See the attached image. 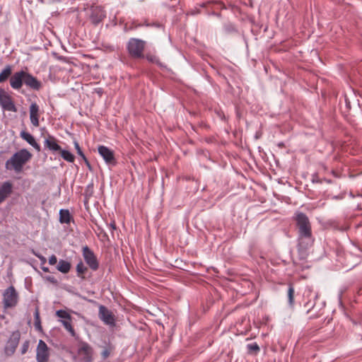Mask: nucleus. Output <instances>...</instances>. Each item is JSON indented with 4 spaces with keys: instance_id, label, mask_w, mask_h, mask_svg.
I'll use <instances>...</instances> for the list:
<instances>
[{
    "instance_id": "f257e3e1",
    "label": "nucleus",
    "mask_w": 362,
    "mask_h": 362,
    "mask_svg": "<svg viewBox=\"0 0 362 362\" xmlns=\"http://www.w3.org/2000/svg\"><path fill=\"white\" fill-rule=\"evenodd\" d=\"M298 229V250L301 259L305 258L307 250L314 242L310 220L306 214L297 211L294 216Z\"/></svg>"
},
{
    "instance_id": "f03ea898",
    "label": "nucleus",
    "mask_w": 362,
    "mask_h": 362,
    "mask_svg": "<svg viewBox=\"0 0 362 362\" xmlns=\"http://www.w3.org/2000/svg\"><path fill=\"white\" fill-rule=\"evenodd\" d=\"M32 154L25 148L19 150L6 160L5 168L8 171L21 173L24 165L30 160Z\"/></svg>"
},
{
    "instance_id": "7ed1b4c3",
    "label": "nucleus",
    "mask_w": 362,
    "mask_h": 362,
    "mask_svg": "<svg viewBox=\"0 0 362 362\" xmlns=\"http://www.w3.org/2000/svg\"><path fill=\"white\" fill-rule=\"evenodd\" d=\"M145 41L137 39V38H131L127 45V49L129 54L134 59H140L144 58V50L145 48Z\"/></svg>"
},
{
    "instance_id": "20e7f679",
    "label": "nucleus",
    "mask_w": 362,
    "mask_h": 362,
    "mask_svg": "<svg viewBox=\"0 0 362 362\" xmlns=\"http://www.w3.org/2000/svg\"><path fill=\"white\" fill-rule=\"evenodd\" d=\"M3 304L4 308H11L17 305L19 295L13 286L8 287L3 293Z\"/></svg>"
},
{
    "instance_id": "39448f33",
    "label": "nucleus",
    "mask_w": 362,
    "mask_h": 362,
    "mask_svg": "<svg viewBox=\"0 0 362 362\" xmlns=\"http://www.w3.org/2000/svg\"><path fill=\"white\" fill-rule=\"evenodd\" d=\"M0 107L4 111L13 112L18 111L13 98L2 88H0Z\"/></svg>"
},
{
    "instance_id": "423d86ee",
    "label": "nucleus",
    "mask_w": 362,
    "mask_h": 362,
    "mask_svg": "<svg viewBox=\"0 0 362 362\" xmlns=\"http://www.w3.org/2000/svg\"><path fill=\"white\" fill-rule=\"evenodd\" d=\"M82 255L85 262L93 270L96 271L99 268V262L93 251L87 245L83 247Z\"/></svg>"
},
{
    "instance_id": "0eeeda50",
    "label": "nucleus",
    "mask_w": 362,
    "mask_h": 362,
    "mask_svg": "<svg viewBox=\"0 0 362 362\" xmlns=\"http://www.w3.org/2000/svg\"><path fill=\"white\" fill-rule=\"evenodd\" d=\"M49 358V348L46 343L40 339L36 349V360L37 362H48Z\"/></svg>"
},
{
    "instance_id": "6e6552de",
    "label": "nucleus",
    "mask_w": 362,
    "mask_h": 362,
    "mask_svg": "<svg viewBox=\"0 0 362 362\" xmlns=\"http://www.w3.org/2000/svg\"><path fill=\"white\" fill-rule=\"evenodd\" d=\"M25 71L23 70L15 72L10 78V86L14 90H19L24 83Z\"/></svg>"
},
{
    "instance_id": "1a4fd4ad",
    "label": "nucleus",
    "mask_w": 362,
    "mask_h": 362,
    "mask_svg": "<svg viewBox=\"0 0 362 362\" xmlns=\"http://www.w3.org/2000/svg\"><path fill=\"white\" fill-rule=\"evenodd\" d=\"M99 317L105 324L109 325H115V318L112 313L104 305L99 307Z\"/></svg>"
},
{
    "instance_id": "9d476101",
    "label": "nucleus",
    "mask_w": 362,
    "mask_h": 362,
    "mask_svg": "<svg viewBox=\"0 0 362 362\" xmlns=\"http://www.w3.org/2000/svg\"><path fill=\"white\" fill-rule=\"evenodd\" d=\"M24 84L35 90H39L42 87V83L36 77L27 71H25Z\"/></svg>"
},
{
    "instance_id": "9b49d317",
    "label": "nucleus",
    "mask_w": 362,
    "mask_h": 362,
    "mask_svg": "<svg viewBox=\"0 0 362 362\" xmlns=\"http://www.w3.org/2000/svg\"><path fill=\"white\" fill-rule=\"evenodd\" d=\"M30 119L31 124L37 127L40 125V107L36 103H32L29 107Z\"/></svg>"
},
{
    "instance_id": "f8f14e48",
    "label": "nucleus",
    "mask_w": 362,
    "mask_h": 362,
    "mask_svg": "<svg viewBox=\"0 0 362 362\" xmlns=\"http://www.w3.org/2000/svg\"><path fill=\"white\" fill-rule=\"evenodd\" d=\"M44 148L53 153L61 151V146L58 144L57 139L50 134H48L44 141Z\"/></svg>"
},
{
    "instance_id": "ddd939ff",
    "label": "nucleus",
    "mask_w": 362,
    "mask_h": 362,
    "mask_svg": "<svg viewBox=\"0 0 362 362\" xmlns=\"http://www.w3.org/2000/svg\"><path fill=\"white\" fill-rule=\"evenodd\" d=\"M98 150L99 154L103 157L107 163L112 164L115 163L114 153L108 147L105 146H99Z\"/></svg>"
},
{
    "instance_id": "4468645a",
    "label": "nucleus",
    "mask_w": 362,
    "mask_h": 362,
    "mask_svg": "<svg viewBox=\"0 0 362 362\" xmlns=\"http://www.w3.org/2000/svg\"><path fill=\"white\" fill-rule=\"evenodd\" d=\"M19 342V334L16 335L13 334L12 337H11L6 346H5V354L7 356H11L16 351V349L18 345Z\"/></svg>"
},
{
    "instance_id": "2eb2a0df",
    "label": "nucleus",
    "mask_w": 362,
    "mask_h": 362,
    "mask_svg": "<svg viewBox=\"0 0 362 362\" xmlns=\"http://www.w3.org/2000/svg\"><path fill=\"white\" fill-rule=\"evenodd\" d=\"M105 17V12L102 8L95 6L91 9L90 18L93 23L98 24L100 23Z\"/></svg>"
},
{
    "instance_id": "dca6fc26",
    "label": "nucleus",
    "mask_w": 362,
    "mask_h": 362,
    "mask_svg": "<svg viewBox=\"0 0 362 362\" xmlns=\"http://www.w3.org/2000/svg\"><path fill=\"white\" fill-rule=\"evenodd\" d=\"M12 192V185L10 182H4L0 186V204L3 202Z\"/></svg>"
},
{
    "instance_id": "f3484780",
    "label": "nucleus",
    "mask_w": 362,
    "mask_h": 362,
    "mask_svg": "<svg viewBox=\"0 0 362 362\" xmlns=\"http://www.w3.org/2000/svg\"><path fill=\"white\" fill-rule=\"evenodd\" d=\"M21 137L26 141L30 145H31L37 151H41L40 146L36 142L34 136L30 133L23 131L20 134Z\"/></svg>"
},
{
    "instance_id": "a211bd4d",
    "label": "nucleus",
    "mask_w": 362,
    "mask_h": 362,
    "mask_svg": "<svg viewBox=\"0 0 362 362\" xmlns=\"http://www.w3.org/2000/svg\"><path fill=\"white\" fill-rule=\"evenodd\" d=\"M71 268V263L64 259H59L57 266V269L62 274H67Z\"/></svg>"
},
{
    "instance_id": "6ab92c4d",
    "label": "nucleus",
    "mask_w": 362,
    "mask_h": 362,
    "mask_svg": "<svg viewBox=\"0 0 362 362\" xmlns=\"http://www.w3.org/2000/svg\"><path fill=\"white\" fill-rule=\"evenodd\" d=\"M71 220V216L68 209H60L59 210V222L61 223H69Z\"/></svg>"
},
{
    "instance_id": "aec40b11",
    "label": "nucleus",
    "mask_w": 362,
    "mask_h": 362,
    "mask_svg": "<svg viewBox=\"0 0 362 362\" xmlns=\"http://www.w3.org/2000/svg\"><path fill=\"white\" fill-rule=\"evenodd\" d=\"M12 73V69L10 65H7L0 73V83L6 81Z\"/></svg>"
},
{
    "instance_id": "412c9836",
    "label": "nucleus",
    "mask_w": 362,
    "mask_h": 362,
    "mask_svg": "<svg viewBox=\"0 0 362 362\" xmlns=\"http://www.w3.org/2000/svg\"><path fill=\"white\" fill-rule=\"evenodd\" d=\"M59 152L61 153V156L64 160L69 163H73L74 161L75 157L70 151L61 148Z\"/></svg>"
},
{
    "instance_id": "4be33fe9",
    "label": "nucleus",
    "mask_w": 362,
    "mask_h": 362,
    "mask_svg": "<svg viewBox=\"0 0 362 362\" xmlns=\"http://www.w3.org/2000/svg\"><path fill=\"white\" fill-rule=\"evenodd\" d=\"M34 318H35V328L36 330L39 332H42V328L41 326V321L40 318V313L38 309H36L34 313Z\"/></svg>"
},
{
    "instance_id": "5701e85b",
    "label": "nucleus",
    "mask_w": 362,
    "mask_h": 362,
    "mask_svg": "<svg viewBox=\"0 0 362 362\" xmlns=\"http://www.w3.org/2000/svg\"><path fill=\"white\" fill-rule=\"evenodd\" d=\"M146 59L149 62H151V63H153V64H156L157 65H158L160 67H163V64L160 62L158 57L154 54H147L146 56H145Z\"/></svg>"
},
{
    "instance_id": "b1692460",
    "label": "nucleus",
    "mask_w": 362,
    "mask_h": 362,
    "mask_svg": "<svg viewBox=\"0 0 362 362\" xmlns=\"http://www.w3.org/2000/svg\"><path fill=\"white\" fill-rule=\"evenodd\" d=\"M62 324L63 325L64 327L71 334L72 337H74L76 333L72 327L71 320H60Z\"/></svg>"
},
{
    "instance_id": "393cba45",
    "label": "nucleus",
    "mask_w": 362,
    "mask_h": 362,
    "mask_svg": "<svg viewBox=\"0 0 362 362\" xmlns=\"http://www.w3.org/2000/svg\"><path fill=\"white\" fill-rule=\"evenodd\" d=\"M74 147L77 151L78 155L79 156H81L82 158V159L86 162L87 165L90 167L89 162H88V159L86 158L85 154L83 153V151L79 146V144L76 141H75L74 142Z\"/></svg>"
},
{
    "instance_id": "a878e982",
    "label": "nucleus",
    "mask_w": 362,
    "mask_h": 362,
    "mask_svg": "<svg viewBox=\"0 0 362 362\" xmlns=\"http://www.w3.org/2000/svg\"><path fill=\"white\" fill-rule=\"evenodd\" d=\"M288 305L291 307H293V304H294V288L292 285H289V286H288Z\"/></svg>"
},
{
    "instance_id": "bb28decb",
    "label": "nucleus",
    "mask_w": 362,
    "mask_h": 362,
    "mask_svg": "<svg viewBox=\"0 0 362 362\" xmlns=\"http://www.w3.org/2000/svg\"><path fill=\"white\" fill-rule=\"evenodd\" d=\"M56 315L61 318V320H69L71 319V315L65 310H59L57 311Z\"/></svg>"
},
{
    "instance_id": "cd10ccee",
    "label": "nucleus",
    "mask_w": 362,
    "mask_h": 362,
    "mask_svg": "<svg viewBox=\"0 0 362 362\" xmlns=\"http://www.w3.org/2000/svg\"><path fill=\"white\" fill-rule=\"evenodd\" d=\"M247 349L249 354H257L259 351V347L256 342L248 344Z\"/></svg>"
},
{
    "instance_id": "c85d7f7f",
    "label": "nucleus",
    "mask_w": 362,
    "mask_h": 362,
    "mask_svg": "<svg viewBox=\"0 0 362 362\" xmlns=\"http://www.w3.org/2000/svg\"><path fill=\"white\" fill-rule=\"evenodd\" d=\"M76 272L78 276L86 272L87 268L84 266L83 263L81 261L76 265Z\"/></svg>"
},
{
    "instance_id": "c756f323",
    "label": "nucleus",
    "mask_w": 362,
    "mask_h": 362,
    "mask_svg": "<svg viewBox=\"0 0 362 362\" xmlns=\"http://www.w3.org/2000/svg\"><path fill=\"white\" fill-rule=\"evenodd\" d=\"M110 351H111V349H110V348H109V347H105V348L103 350V351H102V353H101V355H102V357H103V359H105V358H107V357H109V356H110Z\"/></svg>"
},
{
    "instance_id": "7c9ffc66",
    "label": "nucleus",
    "mask_w": 362,
    "mask_h": 362,
    "mask_svg": "<svg viewBox=\"0 0 362 362\" xmlns=\"http://www.w3.org/2000/svg\"><path fill=\"white\" fill-rule=\"evenodd\" d=\"M28 348H29V341H25L23 343V344L22 345V347H21V354H25L28 351Z\"/></svg>"
},
{
    "instance_id": "2f4dec72",
    "label": "nucleus",
    "mask_w": 362,
    "mask_h": 362,
    "mask_svg": "<svg viewBox=\"0 0 362 362\" xmlns=\"http://www.w3.org/2000/svg\"><path fill=\"white\" fill-rule=\"evenodd\" d=\"M57 263H58L57 257L54 255H51L49 257V264L51 265H54Z\"/></svg>"
},
{
    "instance_id": "473e14b6",
    "label": "nucleus",
    "mask_w": 362,
    "mask_h": 362,
    "mask_svg": "<svg viewBox=\"0 0 362 362\" xmlns=\"http://www.w3.org/2000/svg\"><path fill=\"white\" fill-rule=\"evenodd\" d=\"M45 279H46V280H47L48 281H49L54 284H57V280L56 279V278L54 276H45Z\"/></svg>"
},
{
    "instance_id": "72a5a7b5",
    "label": "nucleus",
    "mask_w": 362,
    "mask_h": 362,
    "mask_svg": "<svg viewBox=\"0 0 362 362\" xmlns=\"http://www.w3.org/2000/svg\"><path fill=\"white\" fill-rule=\"evenodd\" d=\"M145 25L146 26H154V27L158 28H162V25L158 23H153L152 24H149L148 23H145Z\"/></svg>"
},
{
    "instance_id": "f704fd0d",
    "label": "nucleus",
    "mask_w": 362,
    "mask_h": 362,
    "mask_svg": "<svg viewBox=\"0 0 362 362\" xmlns=\"http://www.w3.org/2000/svg\"><path fill=\"white\" fill-rule=\"evenodd\" d=\"M35 255L40 259L42 265L45 264L47 259H46V258L44 256L40 255Z\"/></svg>"
},
{
    "instance_id": "c9c22d12",
    "label": "nucleus",
    "mask_w": 362,
    "mask_h": 362,
    "mask_svg": "<svg viewBox=\"0 0 362 362\" xmlns=\"http://www.w3.org/2000/svg\"><path fill=\"white\" fill-rule=\"evenodd\" d=\"M41 269L45 272H49V268L47 267H44L43 265L41 266Z\"/></svg>"
},
{
    "instance_id": "e433bc0d",
    "label": "nucleus",
    "mask_w": 362,
    "mask_h": 362,
    "mask_svg": "<svg viewBox=\"0 0 362 362\" xmlns=\"http://www.w3.org/2000/svg\"><path fill=\"white\" fill-rule=\"evenodd\" d=\"M111 227L115 229V223H111Z\"/></svg>"
}]
</instances>
